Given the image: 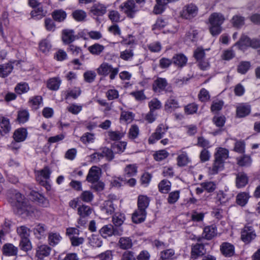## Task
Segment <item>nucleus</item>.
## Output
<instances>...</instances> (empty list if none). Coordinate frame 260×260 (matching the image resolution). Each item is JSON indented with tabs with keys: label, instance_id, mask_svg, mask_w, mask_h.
<instances>
[{
	"label": "nucleus",
	"instance_id": "f257e3e1",
	"mask_svg": "<svg viewBox=\"0 0 260 260\" xmlns=\"http://www.w3.org/2000/svg\"><path fill=\"white\" fill-rule=\"evenodd\" d=\"M150 200L146 196L140 195L138 199V209L132 215V220L135 223L143 222L146 217V209L149 205Z\"/></svg>",
	"mask_w": 260,
	"mask_h": 260
},
{
	"label": "nucleus",
	"instance_id": "f03ea898",
	"mask_svg": "<svg viewBox=\"0 0 260 260\" xmlns=\"http://www.w3.org/2000/svg\"><path fill=\"white\" fill-rule=\"evenodd\" d=\"M215 160L212 166V173L217 174L223 170L225 159L229 157V151L225 148H220L215 153Z\"/></svg>",
	"mask_w": 260,
	"mask_h": 260
},
{
	"label": "nucleus",
	"instance_id": "7ed1b4c3",
	"mask_svg": "<svg viewBox=\"0 0 260 260\" xmlns=\"http://www.w3.org/2000/svg\"><path fill=\"white\" fill-rule=\"evenodd\" d=\"M99 75L106 76L110 74V79L114 80L119 72L118 68H113L112 65L107 62L102 63L97 69Z\"/></svg>",
	"mask_w": 260,
	"mask_h": 260
},
{
	"label": "nucleus",
	"instance_id": "20e7f679",
	"mask_svg": "<svg viewBox=\"0 0 260 260\" xmlns=\"http://www.w3.org/2000/svg\"><path fill=\"white\" fill-rule=\"evenodd\" d=\"M256 237V234L251 225H245L241 232V239L245 243H249Z\"/></svg>",
	"mask_w": 260,
	"mask_h": 260
},
{
	"label": "nucleus",
	"instance_id": "39448f33",
	"mask_svg": "<svg viewBox=\"0 0 260 260\" xmlns=\"http://www.w3.org/2000/svg\"><path fill=\"white\" fill-rule=\"evenodd\" d=\"M123 232V229H120L119 228L116 229L112 224H108L104 225L100 230V234L103 237L105 238H106L107 237L111 236L112 235L120 236L122 235Z\"/></svg>",
	"mask_w": 260,
	"mask_h": 260
},
{
	"label": "nucleus",
	"instance_id": "423d86ee",
	"mask_svg": "<svg viewBox=\"0 0 260 260\" xmlns=\"http://www.w3.org/2000/svg\"><path fill=\"white\" fill-rule=\"evenodd\" d=\"M168 86V83L165 78L158 77L153 81L152 89L156 93H160L163 91H172V90Z\"/></svg>",
	"mask_w": 260,
	"mask_h": 260
},
{
	"label": "nucleus",
	"instance_id": "0eeeda50",
	"mask_svg": "<svg viewBox=\"0 0 260 260\" xmlns=\"http://www.w3.org/2000/svg\"><path fill=\"white\" fill-rule=\"evenodd\" d=\"M168 127L165 126L163 124H160L156 128L155 132L153 133L148 139V143L150 144H153L156 141L161 139L164 134L166 133Z\"/></svg>",
	"mask_w": 260,
	"mask_h": 260
},
{
	"label": "nucleus",
	"instance_id": "6e6552de",
	"mask_svg": "<svg viewBox=\"0 0 260 260\" xmlns=\"http://www.w3.org/2000/svg\"><path fill=\"white\" fill-rule=\"evenodd\" d=\"M121 9L129 18L134 17L135 14L137 11L136 6L134 0H127L120 6Z\"/></svg>",
	"mask_w": 260,
	"mask_h": 260
},
{
	"label": "nucleus",
	"instance_id": "1a4fd4ad",
	"mask_svg": "<svg viewBox=\"0 0 260 260\" xmlns=\"http://www.w3.org/2000/svg\"><path fill=\"white\" fill-rule=\"evenodd\" d=\"M13 199L16 201L14 205L18 209L22 210H26L28 205V202L24 196L16 190L13 191Z\"/></svg>",
	"mask_w": 260,
	"mask_h": 260
},
{
	"label": "nucleus",
	"instance_id": "9d476101",
	"mask_svg": "<svg viewBox=\"0 0 260 260\" xmlns=\"http://www.w3.org/2000/svg\"><path fill=\"white\" fill-rule=\"evenodd\" d=\"M92 212V209L88 206L82 205L78 208V214L80 218L79 219L78 223L81 225L85 223V221L83 219L89 216Z\"/></svg>",
	"mask_w": 260,
	"mask_h": 260
},
{
	"label": "nucleus",
	"instance_id": "9b49d317",
	"mask_svg": "<svg viewBox=\"0 0 260 260\" xmlns=\"http://www.w3.org/2000/svg\"><path fill=\"white\" fill-rule=\"evenodd\" d=\"M51 251V248L45 244H40L36 248V256L37 260H44V257L49 255Z\"/></svg>",
	"mask_w": 260,
	"mask_h": 260
},
{
	"label": "nucleus",
	"instance_id": "f8f14e48",
	"mask_svg": "<svg viewBox=\"0 0 260 260\" xmlns=\"http://www.w3.org/2000/svg\"><path fill=\"white\" fill-rule=\"evenodd\" d=\"M76 38L73 29H66L62 31L61 39L64 44H72Z\"/></svg>",
	"mask_w": 260,
	"mask_h": 260
},
{
	"label": "nucleus",
	"instance_id": "ddd939ff",
	"mask_svg": "<svg viewBox=\"0 0 260 260\" xmlns=\"http://www.w3.org/2000/svg\"><path fill=\"white\" fill-rule=\"evenodd\" d=\"M206 253L205 246L203 244L196 243L191 246V257L197 259Z\"/></svg>",
	"mask_w": 260,
	"mask_h": 260
},
{
	"label": "nucleus",
	"instance_id": "4468645a",
	"mask_svg": "<svg viewBox=\"0 0 260 260\" xmlns=\"http://www.w3.org/2000/svg\"><path fill=\"white\" fill-rule=\"evenodd\" d=\"M197 13V7L193 4H190L184 8L182 12L181 16L183 18L186 19H190L196 16Z\"/></svg>",
	"mask_w": 260,
	"mask_h": 260
},
{
	"label": "nucleus",
	"instance_id": "2eb2a0df",
	"mask_svg": "<svg viewBox=\"0 0 260 260\" xmlns=\"http://www.w3.org/2000/svg\"><path fill=\"white\" fill-rule=\"evenodd\" d=\"M101 170L96 166H92L89 170L86 180L90 183H94L100 179Z\"/></svg>",
	"mask_w": 260,
	"mask_h": 260
},
{
	"label": "nucleus",
	"instance_id": "dca6fc26",
	"mask_svg": "<svg viewBox=\"0 0 260 260\" xmlns=\"http://www.w3.org/2000/svg\"><path fill=\"white\" fill-rule=\"evenodd\" d=\"M51 171L50 170L48 167H45L42 170L39 171V175L37 177V180L40 181V183L42 185H46V188L48 189V187H50L49 185L48 184L46 181H43L41 180L42 177L45 180L48 179L50 178L51 174Z\"/></svg>",
	"mask_w": 260,
	"mask_h": 260
},
{
	"label": "nucleus",
	"instance_id": "f3484780",
	"mask_svg": "<svg viewBox=\"0 0 260 260\" xmlns=\"http://www.w3.org/2000/svg\"><path fill=\"white\" fill-rule=\"evenodd\" d=\"M236 186L238 188L245 187L248 183V177L244 172H239L236 174Z\"/></svg>",
	"mask_w": 260,
	"mask_h": 260
},
{
	"label": "nucleus",
	"instance_id": "a211bd4d",
	"mask_svg": "<svg viewBox=\"0 0 260 260\" xmlns=\"http://www.w3.org/2000/svg\"><path fill=\"white\" fill-rule=\"evenodd\" d=\"M106 7L100 3L94 4L90 9V13L94 16H102L106 13Z\"/></svg>",
	"mask_w": 260,
	"mask_h": 260
},
{
	"label": "nucleus",
	"instance_id": "6ab92c4d",
	"mask_svg": "<svg viewBox=\"0 0 260 260\" xmlns=\"http://www.w3.org/2000/svg\"><path fill=\"white\" fill-rule=\"evenodd\" d=\"M18 249L11 243H6L3 246V254L6 256H16Z\"/></svg>",
	"mask_w": 260,
	"mask_h": 260
},
{
	"label": "nucleus",
	"instance_id": "aec40b11",
	"mask_svg": "<svg viewBox=\"0 0 260 260\" xmlns=\"http://www.w3.org/2000/svg\"><path fill=\"white\" fill-rule=\"evenodd\" d=\"M11 125L9 119L5 117L0 118V134L4 136L10 132L11 131Z\"/></svg>",
	"mask_w": 260,
	"mask_h": 260
},
{
	"label": "nucleus",
	"instance_id": "412c9836",
	"mask_svg": "<svg viewBox=\"0 0 260 260\" xmlns=\"http://www.w3.org/2000/svg\"><path fill=\"white\" fill-rule=\"evenodd\" d=\"M225 19L223 15L219 13H212L209 18L210 24L221 26Z\"/></svg>",
	"mask_w": 260,
	"mask_h": 260
},
{
	"label": "nucleus",
	"instance_id": "4be33fe9",
	"mask_svg": "<svg viewBox=\"0 0 260 260\" xmlns=\"http://www.w3.org/2000/svg\"><path fill=\"white\" fill-rule=\"evenodd\" d=\"M125 215L124 214L117 212L114 214L112 218V222L114 224V226L116 228H119L123 229L122 225L125 220Z\"/></svg>",
	"mask_w": 260,
	"mask_h": 260
},
{
	"label": "nucleus",
	"instance_id": "5701e85b",
	"mask_svg": "<svg viewBox=\"0 0 260 260\" xmlns=\"http://www.w3.org/2000/svg\"><path fill=\"white\" fill-rule=\"evenodd\" d=\"M220 250L222 254L225 256H231L234 254L235 248L233 245L224 242L220 246Z\"/></svg>",
	"mask_w": 260,
	"mask_h": 260
},
{
	"label": "nucleus",
	"instance_id": "b1692460",
	"mask_svg": "<svg viewBox=\"0 0 260 260\" xmlns=\"http://www.w3.org/2000/svg\"><path fill=\"white\" fill-rule=\"evenodd\" d=\"M27 130L25 128H20L16 129L13 134V138L16 142L24 141L27 137Z\"/></svg>",
	"mask_w": 260,
	"mask_h": 260
},
{
	"label": "nucleus",
	"instance_id": "393cba45",
	"mask_svg": "<svg viewBox=\"0 0 260 260\" xmlns=\"http://www.w3.org/2000/svg\"><path fill=\"white\" fill-rule=\"evenodd\" d=\"M217 230L214 225L206 226L203 233V237L206 240H211L216 235Z\"/></svg>",
	"mask_w": 260,
	"mask_h": 260
},
{
	"label": "nucleus",
	"instance_id": "a878e982",
	"mask_svg": "<svg viewBox=\"0 0 260 260\" xmlns=\"http://www.w3.org/2000/svg\"><path fill=\"white\" fill-rule=\"evenodd\" d=\"M187 61V57L181 53L175 54L172 58L173 63L181 68L186 64Z\"/></svg>",
	"mask_w": 260,
	"mask_h": 260
},
{
	"label": "nucleus",
	"instance_id": "bb28decb",
	"mask_svg": "<svg viewBox=\"0 0 260 260\" xmlns=\"http://www.w3.org/2000/svg\"><path fill=\"white\" fill-rule=\"evenodd\" d=\"M13 66L11 62L0 65V77H7L12 71Z\"/></svg>",
	"mask_w": 260,
	"mask_h": 260
},
{
	"label": "nucleus",
	"instance_id": "cd10ccee",
	"mask_svg": "<svg viewBox=\"0 0 260 260\" xmlns=\"http://www.w3.org/2000/svg\"><path fill=\"white\" fill-rule=\"evenodd\" d=\"M102 152L99 153V160L105 157L107 160L111 161L114 157V152L112 150L107 147H104L101 149Z\"/></svg>",
	"mask_w": 260,
	"mask_h": 260
},
{
	"label": "nucleus",
	"instance_id": "c85d7f7f",
	"mask_svg": "<svg viewBox=\"0 0 260 260\" xmlns=\"http://www.w3.org/2000/svg\"><path fill=\"white\" fill-rule=\"evenodd\" d=\"M32 196L33 199L37 201L40 206L43 207H47L49 206V201L42 194L38 192H34Z\"/></svg>",
	"mask_w": 260,
	"mask_h": 260
},
{
	"label": "nucleus",
	"instance_id": "c756f323",
	"mask_svg": "<svg viewBox=\"0 0 260 260\" xmlns=\"http://www.w3.org/2000/svg\"><path fill=\"white\" fill-rule=\"evenodd\" d=\"M61 83V80L58 78H52L49 79L47 81V87L52 90H57L58 89Z\"/></svg>",
	"mask_w": 260,
	"mask_h": 260
},
{
	"label": "nucleus",
	"instance_id": "7c9ffc66",
	"mask_svg": "<svg viewBox=\"0 0 260 260\" xmlns=\"http://www.w3.org/2000/svg\"><path fill=\"white\" fill-rule=\"evenodd\" d=\"M171 183L167 180H161L158 185L159 191L162 193H167L171 190Z\"/></svg>",
	"mask_w": 260,
	"mask_h": 260
},
{
	"label": "nucleus",
	"instance_id": "2f4dec72",
	"mask_svg": "<svg viewBox=\"0 0 260 260\" xmlns=\"http://www.w3.org/2000/svg\"><path fill=\"white\" fill-rule=\"evenodd\" d=\"M53 19L57 22L63 21L67 17V13L61 9L54 10L52 13Z\"/></svg>",
	"mask_w": 260,
	"mask_h": 260
},
{
	"label": "nucleus",
	"instance_id": "473e14b6",
	"mask_svg": "<svg viewBox=\"0 0 260 260\" xmlns=\"http://www.w3.org/2000/svg\"><path fill=\"white\" fill-rule=\"evenodd\" d=\"M179 107L178 102L174 99L170 98L167 101L165 108L168 112H171Z\"/></svg>",
	"mask_w": 260,
	"mask_h": 260
},
{
	"label": "nucleus",
	"instance_id": "72a5a7b5",
	"mask_svg": "<svg viewBox=\"0 0 260 260\" xmlns=\"http://www.w3.org/2000/svg\"><path fill=\"white\" fill-rule=\"evenodd\" d=\"M250 39L245 35H242L239 41H238L235 45L237 46L239 49H243L245 47H249Z\"/></svg>",
	"mask_w": 260,
	"mask_h": 260
},
{
	"label": "nucleus",
	"instance_id": "f704fd0d",
	"mask_svg": "<svg viewBox=\"0 0 260 260\" xmlns=\"http://www.w3.org/2000/svg\"><path fill=\"white\" fill-rule=\"evenodd\" d=\"M118 245L122 249L131 248L133 245L132 240L128 237H121L118 241Z\"/></svg>",
	"mask_w": 260,
	"mask_h": 260
},
{
	"label": "nucleus",
	"instance_id": "c9c22d12",
	"mask_svg": "<svg viewBox=\"0 0 260 260\" xmlns=\"http://www.w3.org/2000/svg\"><path fill=\"white\" fill-rule=\"evenodd\" d=\"M251 63L249 61H241L237 67V72L241 74H245L249 70Z\"/></svg>",
	"mask_w": 260,
	"mask_h": 260
},
{
	"label": "nucleus",
	"instance_id": "e433bc0d",
	"mask_svg": "<svg viewBox=\"0 0 260 260\" xmlns=\"http://www.w3.org/2000/svg\"><path fill=\"white\" fill-rule=\"evenodd\" d=\"M237 115L239 117H244L250 112V108L248 106H240L237 108Z\"/></svg>",
	"mask_w": 260,
	"mask_h": 260
},
{
	"label": "nucleus",
	"instance_id": "4c0bfd02",
	"mask_svg": "<svg viewBox=\"0 0 260 260\" xmlns=\"http://www.w3.org/2000/svg\"><path fill=\"white\" fill-rule=\"evenodd\" d=\"M249 197L248 194L245 192H241L238 194L236 197L237 203L241 206H245L248 202Z\"/></svg>",
	"mask_w": 260,
	"mask_h": 260
},
{
	"label": "nucleus",
	"instance_id": "58836bf2",
	"mask_svg": "<svg viewBox=\"0 0 260 260\" xmlns=\"http://www.w3.org/2000/svg\"><path fill=\"white\" fill-rule=\"evenodd\" d=\"M46 230V226L43 224H39L34 228V233L36 236L40 239L42 236L45 235Z\"/></svg>",
	"mask_w": 260,
	"mask_h": 260
},
{
	"label": "nucleus",
	"instance_id": "ea45409f",
	"mask_svg": "<svg viewBox=\"0 0 260 260\" xmlns=\"http://www.w3.org/2000/svg\"><path fill=\"white\" fill-rule=\"evenodd\" d=\"M105 47L104 46L99 44L96 43L88 47L89 51L92 54L99 55L102 52Z\"/></svg>",
	"mask_w": 260,
	"mask_h": 260
},
{
	"label": "nucleus",
	"instance_id": "a19ab883",
	"mask_svg": "<svg viewBox=\"0 0 260 260\" xmlns=\"http://www.w3.org/2000/svg\"><path fill=\"white\" fill-rule=\"evenodd\" d=\"M245 18L240 15L233 16L232 19V23L233 26L237 28H240L244 24Z\"/></svg>",
	"mask_w": 260,
	"mask_h": 260
},
{
	"label": "nucleus",
	"instance_id": "79ce46f5",
	"mask_svg": "<svg viewBox=\"0 0 260 260\" xmlns=\"http://www.w3.org/2000/svg\"><path fill=\"white\" fill-rule=\"evenodd\" d=\"M29 89L28 84L25 82L18 83L15 88L16 92L19 94L27 92Z\"/></svg>",
	"mask_w": 260,
	"mask_h": 260
},
{
	"label": "nucleus",
	"instance_id": "37998d69",
	"mask_svg": "<svg viewBox=\"0 0 260 260\" xmlns=\"http://www.w3.org/2000/svg\"><path fill=\"white\" fill-rule=\"evenodd\" d=\"M30 15L32 18L39 19L45 16V13L42 7H37L31 11Z\"/></svg>",
	"mask_w": 260,
	"mask_h": 260
},
{
	"label": "nucleus",
	"instance_id": "c03bdc74",
	"mask_svg": "<svg viewBox=\"0 0 260 260\" xmlns=\"http://www.w3.org/2000/svg\"><path fill=\"white\" fill-rule=\"evenodd\" d=\"M72 16L76 21H82L86 17V13L83 10H77L72 13Z\"/></svg>",
	"mask_w": 260,
	"mask_h": 260
},
{
	"label": "nucleus",
	"instance_id": "a18cd8bd",
	"mask_svg": "<svg viewBox=\"0 0 260 260\" xmlns=\"http://www.w3.org/2000/svg\"><path fill=\"white\" fill-rule=\"evenodd\" d=\"M126 144L124 142H118L114 143L112 146V151L115 153H121L125 149Z\"/></svg>",
	"mask_w": 260,
	"mask_h": 260
},
{
	"label": "nucleus",
	"instance_id": "49530a36",
	"mask_svg": "<svg viewBox=\"0 0 260 260\" xmlns=\"http://www.w3.org/2000/svg\"><path fill=\"white\" fill-rule=\"evenodd\" d=\"M125 175L130 177L135 175L137 172V168L134 165H128L124 169Z\"/></svg>",
	"mask_w": 260,
	"mask_h": 260
},
{
	"label": "nucleus",
	"instance_id": "de8ad7c7",
	"mask_svg": "<svg viewBox=\"0 0 260 260\" xmlns=\"http://www.w3.org/2000/svg\"><path fill=\"white\" fill-rule=\"evenodd\" d=\"M238 164L241 167L248 166L251 164V159L249 156L244 155L237 158Z\"/></svg>",
	"mask_w": 260,
	"mask_h": 260
},
{
	"label": "nucleus",
	"instance_id": "09e8293b",
	"mask_svg": "<svg viewBox=\"0 0 260 260\" xmlns=\"http://www.w3.org/2000/svg\"><path fill=\"white\" fill-rule=\"evenodd\" d=\"M29 118V113L26 110H23L18 112L17 120L19 123H24L26 122Z\"/></svg>",
	"mask_w": 260,
	"mask_h": 260
},
{
	"label": "nucleus",
	"instance_id": "8fccbe9b",
	"mask_svg": "<svg viewBox=\"0 0 260 260\" xmlns=\"http://www.w3.org/2000/svg\"><path fill=\"white\" fill-rule=\"evenodd\" d=\"M61 237L58 234L50 233L48 236V240L50 245L54 246L57 244L60 241Z\"/></svg>",
	"mask_w": 260,
	"mask_h": 260
},
{
	"label": "nucleus",
	"instance_id": "3c124183",
	"mask_svg": "<svg viewBox=\"0 0 260 260\" xmlns=\"http://www.w3.org/2000/svg\"><path fill=\"white\" fill-rule=\"evenodd\" d=\"M20 247L21 249L24 250L25 252L28 251L31 249V244L28 238L21 239L20 242Z\"/></svg>",
	"mask_w": 260,
	"mask_h": 260
},
{
	"label": "nucleus",
	"instance_id": "603ef678",
	"mask_svg": "<svg viewBox=\"0 0 260 260\" xmlns=\"http://www.w3.org/2000/svg\"><path fill=\"white\" fill-rule=\"evenodd\" d=\"M177 165L179 167L186 166L189 162L188 157L186 153L183 152L177 157Z\"/></svg>",
	"mask_w": 260,
	"mask_h": 260
},
{
	"label": "nucleus",
	"instance_id": "864d4df0",
	"mask_svg": "<svg viewBox=\"0 0 260 260\" xmlns=\"http://www.w3.org/2000/svg\"><path fill=\"white\" fill-rule=\"evenodd\" d=\"M17 232L21 239L28 238L29 236V229L24 225L18 228Z\"/></svg>",
	"mask_w": 260,
	"mask_h": 260
},
{
	"label": "nucleus",
	"instance_id": "5fc2aeb1",
	"mask_svg": "<svg viewBox=\"0 0 260 260\" xmlns=\"http://www.w3.org/2000/svg\"><path fill=\"white\" fill-rule=\"evenodd\" d=\"M193 57L198 61L205 59V50L202 47H198L193 52Z\"/></svg>",
	"mask_w": 260,
	"mask_h": 260
},
{
	"label": "nucleus",
	"instance_id": "6e6d98bb",
	"mask_svg": "<svg viewBox=\"0 0 260 260\" xmlns=\"http://www.w3.org/2000/svg\"><path fill=\"white\" fill-rule=\"evenodd\" d=\"M169 155V153L165 150H161L156 151L154 154V158L156 161H161L167 158Z\"/></svg>",
	"mask_w": 260,
	"mask_h": 260
},
{
	"label": "nucleus",
	"instance_id": "4d7b16f0",
	"mask_svg": "<svg viewBox=\"0 0 260 260\" xmlns=\"http://www.w3.org/2000/svg\"><path fill=\"white\" fill-rule=\"evenodd\" d=\"M200 185L204 188V190L208 192H212L216 188V184L213 182H206L201 183Z\"/></svg>",
	"mask_w": 260,
	"mask_h": 260
},
{
	"label": "nucleus",
	"instance_id": "13d9d810",
	"mask_svg": "<svg viewBox=\"0 0 260 260\" xmlns=\"http://www.w3.org/2000/svg\"><path fill=\"white\" fill-rule=\"evenodd\" d=\"M179 191L176 190L171 192L168 198V202L170 204H173L176 203L179 198Z\"/></svg>",
	"mask_w": 260,
	"mask_h": 260
},
{
	"label": "nucleus",
	"instance_id": "bf43d9fd",
	"mask_svg": "<svg viewBox=\"0 0 260 260\" xmlns=\"http://www.w3.org/2000/svg\"><path fill=\"white\" fill-rule=\"evenodd\" d=\"M197 145L204 149H208L210 147V142L203 137H199L198 138V142Z\"/></svg>",
	"mask_w": 260,
	"mask_h": 260
},
{
	"label": "nucleus",
	"instance_id": "052dcab7",
	"mask_svg": "<svg viewBox=\"0 0 260 260\" xmlns=\"http://www.w3.org/2000/svg\"><path fill=\"white\" fill-rule=\"evenodd\" d=\"M80 198L83 202L88 203L92 200L93 195L90 191H84L81 194Z\"/></svg>",
	"mask_w": 260,
	"mask_h": 260
},
{
	"label": "nucleus",
	"instance_id": "680f3d73",
	"mask_svg": "<svg viewBox=\"0 0 260 260\" xmlns=\"http://www.w3.org/2000/svg\"><path fill=\"white\" fill-rule=\"evenodd\" d=\"M39 48L42 52L46 53L50 49L51 45L48 40L45 39L39 43Z\"/></svg>",
	"mask_w": 260,
	"mask_h": 260
},
{
	"label": "nucleus",
	"instance_id": "e2e57ef3",
	"mask_svg": "<svg viewBox=\"0 0 260 260\" xmlns=\"http://www.w3.org/2000/svg\"><path fill=\"white\" fill-rule=\"evenodd\" d=\"M67 51L70 52L72 54L75 56H78L80 53H82V49L80 47L75 46L73 44H70L69 45L67 48Z\"/></svg>",
	"mask_w": 260,
	"mask_h": 260
},
{
	"label": "nucleus",
	"instance_id": "0e129e2a",
	"mask_svg": "<svg viewBox=\"0 0 260 260\" xmlns=\"http://www.w3.org/2000/svg\"><path fill=\"white\" fill-rule=\"evenodd\" d=\"M213 122L216 126L221 127L224 125L225 117L224 116H215L213 118Z\"/></svg>",
	"mask_w": 260,
	"mask_h": 260
},
{
	"label": "nucleus",
	"instance_id": "69168bd1",
	"mask_svg": "<svg viewBox=\"0 0 260 260\" xmlns=\"http://www.w3.org/2000/svg\"><path fill=\"white\" fill-rule=\"evenodd\" d=\"M198 98L201 102H206L210 99L209 92L205 88H202L198 94Z\"/></svg>",
	"mask_w": 260,
	"mask_h": 260
},
{
	"label": "nucleus",
	"instance_id": "338daca9",
	"mask_svg": "<svg viewBox=\"0 0 260 260\" xmlns=\"http://www.w3.org/2000/svg\"><path fill=\"white\" fill-rule=\"evenodd\" d=\"M210 32L213 36L218 35L222 30L221 26L219 25H211L209 26Z\"/></svg>",
	"mask_w": 260,
	"mask_h": 260
},
{
	"label": "nucleus",
	"instance_id": "774afa93",
	"mask_svg": "<svg viewBox=\"0 0 260 260\" xmlns=\"http://www.w3.org/2000/svg\"><path fill=\"white\" fill-rule=\"evenodd\" d=\"M223 102L222 101H213L211 106V110L212 112H218L221 110L223 106Z\"/></svg>",
	"mask_w": 260,
	"mask_h": 260
}]
</instances>
